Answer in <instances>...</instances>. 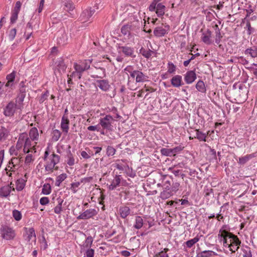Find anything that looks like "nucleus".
Segmentation results:
<instances>
[{
    "label": "nucleus",
    "instance_id": "17",
    "mask_svg": "<svg viewBox=\"0 0 257 257\" xmlns=\"http://www.w3.org/2000/svg\"><path fill=\"white\" fill-rule=\"evenodd\" d=\"M196 79V74L194 71L190 70L186 72L184 76V80L187 84L192 83Z\"/></svg>",
    "mask_w": 257,
    "mask_h": 257
},
{
    "label": "nucleus",
    "instance_id": "60",
    "mask_svg": "<svg viewBox=\"0 0 257 257\" xmlns=\"http://www.w3.org/2000/svg\"><path fill=\"white\" fill-rule=\"evenodd\" d=\"M176 67L172 62L168 63V72L170 74L174 73L176 71Z\"/></svg>",
    "mask_w": 257,
    "mask_h": 257
},
{
    "label": "nucleus",
    "instance_id": "57",
    "mask_svg": "<svg viewBox=\"0 0 257 257\" xmlns=\"http://www.w3.org/2000/svg\"><path fill=\"white\" fill-rule=\"evenodd\" d=\"M82 73L79 71H76L75 70V71H73L70 75V77L73 78L78 79H80L82 77Z\"/></svg>",
    "mask_w": 257,
    "mask_h": 257
},
{
    "label": "nucleus",
    "instance_id": "18",
    "mask_svg": "<svg viewBox=\"0 0 257 257\" xmlns=\"http://www.w3.org/2000/svg\"><path fill=\"white\" fill-rule=\"evenodd\" d=\"M233 239L230 242V245L229 246V250L234 253L238 250L241 241L239 240L238 238L236 235L233 236Z\"/></svg>",
    "mask_w": 257,
    "mask_h": 257
},
{
    "label": "nucleus",
    "instance_id": "16",
    "mask_svg": "<svg viewBox=\"0 0 257 257\" xmlns=\"http://www.w3.org/2000/svg\"><path fill=\"white\" fill-rule=\"evenodd\" d=\"M91 77L93 78L102 79L106 76L105 69L102 67H95V70L92 71Z\"/></svg>",
    "mask_w": 257,
    "mask_h": 257
},
{
    "label": "nucleus",
    "instance_id": "19",
    "mask_svg": "<svg viewBox=\"0 0 257 257\" xmlns=\"http://www.w3.org/2000/svg\"><path fill=\"white\" fill-rule=\"evenodd\" d=\"M69 119L68 118V116L64 115L61 119V128L63 132L65 134H67L69 128Z\"/></svg>",
    "mask_w": 257,
    "mask_h": 257
},
{
    "label": "nucleus",
    "instance_id": "26",
    "mask_svg": "<svg viewBox=\"0 0 257 257\" xmlns=\"http://www.w3.org/2000/svg\"><path fill=\"white\" fill-rule=\"evenodd\" d=\"M29 137L33 141H38L39 138V135L38 129L36 127L31 128L29 131Z\"/></svg>",
    "mask_w": 257,
    "mask_h": 257
},
{
    "label": "nucleus",
    "instance_id": "10",
    "mask_svg": "<svg viewBox=\"0 0 257 257\" xmlns=\"http://www.w3.org/2000/svg\"><path fill=\"white\" fill-rule=\"evenodd\" d=\"M91 62V60L85 59L80 61L78 63H74L73 67L75 70L79 71L82 73L85 70L89 69Z\"/></svg>",
    "mask_w": 257,
    "mask_h": 257
},
{
    "label": "nucleus",
    "instance_id": "48",
    "mask_svg": "<svg viewBox=\"0 0 257 257\" xmlns=\"http://www.w3.org/2000/svg\"><path fill=\"white\" fill-rule=\"evenodd\" d=\"M51 192V188L49 184H45L42 188V193L45 195H48Z\"/></svg>",
    "mask_w": 257,
    "mask_h": 257
},
{
    "label": "nucleus",
    "instance_id": "8",
    "mask_svg": "<svg viewBox=\"0 0 257 257\" xmlns=\"http://www.w3.org/2000/svg\"><path fill=\"white\" fill-rule=\"evenodd\" d=\"M95 12L94 8H87L82 11L79 18V21L81 23L91 22L92 19V15Z\"/></svg>",
    "mask_w": 257,
    "mask_h": 257
},
{
    "label": "nucleus",
    "instance_id": "64",
    "mask_svg": "<svg viewBox=\"0 0 257 257\" xmlns=\"http://www.w3.org/2000/svg\"><path fill=\"white\" fill-rule=\"evenodd\" d=\"M19 13L12 11L11 17V23L14 24L18 19Z\"/></svg>",
    "mask_w": 257,
    "mask_h": 257
},
{
    "label": "nucleus",
    "instance_id": "4",
    "mask_svg": "<svg viewBox=\"0 0 257 257\" xmlns=\"http://www.w3.org/2000/svg\"><path fill=\"white\" fill-rule=\"evenodd\" d=\"M0 234L2 238L7 240L14 239L16 235L15 230L7 225H2L1 226Z\"/></svg>",
    "mask_w": 257,
    "mask_h": 257
},
{
    "label": "nucleus",
    "instance_id": "40",
    "mask_svg": "<svg viewBox=\"0 0 257 257\" xmlns=\"http://www.w3.org/2000/svg\"><path fill=\"white\" fill-rule=\"evenodd\" d=\"M200 240V237L197 235L194 238L186 241L184 244L188 248L192 247L196 243Z\"/></svg>",
    "mask_w": 257,
    "mask_h": 257
},
{
    "label": "nucleus",
    "instance_id": "47",
    "mask_svg": "<svg viewBox=\"0 0 257 257\" xmlns=\"http://www.w3.org/2000/svg\"><path fill=\"white\" fill-rule=\"evenodd\" d=\"M143 225V219L139 216L136 217L135 224H134V227L136 229H140Z\"/></svg>",
    "mask_w": 257,
    "mask_h": 257
},
{
    "label": "nucleus",
    "instance_id": "46",
    "mask_svg": "<svg viewBox=\"0 0 257 257\" xmlns=\"http://www.w3.org/2000/svg\"><path fill=\"white\" fill-rule=\"evenodd\" d=\"M180 187V184L179 182L174 181L173 179L172 178V182L171 183V191L175 194L179 189Z\"/></svg>",
    "mask_w": 257,
    "mask_h": 257
},
{
    "label": "nucleus",
    "instance_id": "20",
    "mask_svg": "<svg viewBox=\"0 0 257 257\" xmlns=\"http://www.w3.org/2000/svg\"><path fill=\"white\" fill-rule=\"evenodd\" d=\"M171 83L175 87H179L183 84L182 76L179 75L174 76L171 80Z\"/></svg>",
    "mask_w": 257,
    "mask_h": 257
},
{
    "label": "nucleus",
    "instance_id": "59",
    "mask_svg": "<svg viewBox=\"0 0 257 257\" xmlns=\"http://www.w3.org/2000/svg\"><path fill=\"white\" fill-rule=\"evenodd\" d=\"M116 152V150L112 146H108L106 149V155L107 156H113Z\"/></svg>",
    "mask_w": 257,
    "mask_h": 257
},
{
    "label": "nucleus",
    "instance_id": "61",
    "mask_svg": "<svg viewBox=\"0 0 257 257\" xmlns=\"http://www.w3.org/2000/svg\"><path fill=\"white\" fill-rule=\"evenodd\" d=\"M183 149L184 147H182L181 146H178L173 149H171L173 156H175L177 154L179 153L183 150Z\"/></svg>",
    "mask_w": 257,
    "mask_h": 257
},
{
    "label": "nucleus",
    "instance_id": "42",
    "mask_svg": "<svg viewBox=\"0 0 257 257\" xmlns=\"http://www.w3.org/2000/svg\"><path fill=\"white\" fill-rule=\"evenodd\" d=\"M67 164L69 166H72L75 164V159L74 158L73 154L71 153L70 150H69L68 151V154L67 155Z\"/></svg>",
    "mask_w": 257,
    "mask_h": 257
},
{
    "label": "nucleus",
    "instance_id": "21",
    "mask_svg": "<svg viewBox=\"0 0 257 257\" xmlns=\"http://www.w3.org/2000/svg\"><path fill=\"white\" fill-rule=\"evenodd\" d=\"M25 137H26V133H21L19 135L18 140L16 146V148L18 150L21 149L23 147L24 148Z\"/></svg>",
    "mask_w": 257,
    "mask_h": 257
},
{
    "label": "nucleus",
    "instance_id": "6",
    "mask_svg": "<svg viewBox=\"0 0 257 257\" xmlns=\"http://www.w3.org/2000/svg\"><path fill=\"white\" fill-rule=\"evenodd\" d=\"M125 183H126V181L123 179L121 175H115L110 184L107 185L109 191H113L116 190L121 185L124 186Z\"/></svg>",
    "mask_w": 257,
    "mask_h": 257
},
{
    "label": "nucleus",
    "instance_id": "53",
    "mask_svg": "<svg viewBox=\"0 0 257 257\" xmlns=\"http://www.w3.org/2000/svg\"><path fill=\"white\" fill-rule=\"evenodd\" d=\"M162 155L166 156H173L171 149L162 148L160 150Z\"/></svg>",
    "mask_w": 257,
    "mask_h": 257
},
{
    "label": "nucleus",
    "instance_id": "54",
    "mask_svg": "<svg viewBox=\"0 0 257 257\" xmlns=\"http://www.w3.org/2000/svg\"><path fill=\"white\" fill-rule=\"evenodd\" d=\"M13 216L16 221H20L22 219V213L18 210L15 209L13 211Z\"/></svg>",
    "mask_w": 257,
    "mask_h": 257
},
{
    "label": "nucleus",
    "instance_id": "28",
    "mask_svg": "<svg viewBox=\"0 0 257 257\" xmlns=\"http://www.w3.org/2000/svg\"><path fill=\"white\" fill-rule=\"evenodd\" d=\"M16 77V73L13 71L11 73L8 74L7 76V79L8 80L7 83L6 84L5 86L6 87H9L12 88L14 85V81Z\"/></svg>",
    "mask_w": 257,
    "mask_h": 257
},
{
    "label": "nucleus",
    "instance_id": "11",
    "mask_svg": "<svg viewBox=\"0 0 257 257\" xmlns=\"http://www.w3.org/2000/svg\"><path fill=\"white\" fill-rule=\"evenodd\" d=\"M98 213V210L94 208L86 209L77 217L78 220H86L96 216Z\"/></svg>",
    "mask_w": 257,
    "mask_h": 257
},
{
    "label": "nucleus",
    "instance_id": "63",
    "mask_svg": "<svg viewBox=\"0 0 257 257\" xmlns=\"http://www.w3.org/2000/svg\"><path fill=\"white\" fill-rule=\"evenodd\" d=\"M87 249L85 250L84 253L86 257H93L94 254V249L90 248V247L86 248Z\"/></svg>",
    "mask_w": 257,
    "mask_h": 257
},
{
    "label": "nucleus",
    "instance_id": "50",
    "mask_svg": "<svg viewBox=\"0 0 257 257\" xmlns=\"http://www.w3.org/2000/svg\"><path fill=\"white\" fill-rule=\"evenodd\" d=\"M169 251V249L167 248H164L163 250L156 253L154 257H169L167 254V251Z\"/></svg>",
    "mask_w": 257,
    "mask_h": 257
},
{
    "label": "nucleus",
    "instance_id": "52",
    "mask_svg": "<svg viewBox=\"0 0 257 257\" xmlns=\"http://www.w3.org/2000/svg\"><path fill=\"white\" fill-rule=\"evenodd\" d=\"M93 238L91 236L87 237L85 239V241L83 245L84 248L90 247L93 242Z\"/></svg>",
    "mask_w": 257,
    "mask_h": 257
},
{
    "label": "nucleus",
    "instance_id": "7",
    "mask_svg": "<svg viewBox=\"0 0 257 257\" xmlns=\"http://www.w3.org/2000/svg\"><path fill=\"white\" fill-rule=\"evenodd\" d=\"M114 121V119L112 116L109 114L106 115L103 117H101L99 120V124L104 130L108 131H111L112 128V123Z\"/></svg>",
    "mask_w": 257,
    "mask_h": 257
},
{
    "label": "nucleus",
    "instance_id": "1",
    "mask_svg": "<svg viewBox=\"0 0 257 257\" xmlns=\"http://www.w3.org/2000/svg\"><path fill=\"white\" fill-rule=\"evenodd\" d=\"M124 71L129 73L130 76L128 77V86H130L131 81L130 78L135 80L136 83H144L148 81V76L144 74L143 72L138 70H135L134 67L131 65L127 66L124 68Z\"/></svg>",
    "mask_w": 257,
    "mask_h": 257
},
{
    "label": "nucleus",
    "instance_id": "37",
    "mask_svg": "<svg viewBox=\"0 0 257 257\" xmlns=\"http://www.w3.org/2000/svg\"><path fill=\"white\" fill-rule=\"evenodd\" d=\"M140 53L145 58L149 59L152 56L153 54L155 53V52L151 50L150 49L146 50L142 47L140 50Z\"/></svg>",
    "mask_w": 257,
    "mask_h": 257
},
{
    "label": "nucleus",
    "instance_id": "22",
    "mask_svg": "<svg viewBox=\"0 0 257 257\" xmlns=\"http://www.w3.org/2000/svg\"><path fill=\"white\" fill-rule=\"evenodd\" d=\"M211 32L207 30L206 32H204L202 34L201 40L207 45H210L211 43Z\"/></svg>",
    "mask_w": 257,
    "mask_h": 257
},
{
    "label": "nucleus",
    "instance_id": "2",
    "mask_svg": "<svg viewBox=\"0 0 257 257\" xmlns=\"http://www.w3.org/2000/svg\"><path fill=\"white\" fill-rule=\"evenodd\" d=\"M60 160V156L53 153L47 160L46 164L45 165V171L51 173L53 172L54 169L57 170L58 167L55 166L59 163Z\"/></svg>",
    "mask_w": 257,
    "mask_h": 257
},
{
    "label": "nucleus",
    "instance_id": "43",
    "mask_svg": "<svg viewBox=\"0 0 257 257\" xmlns=\"http://www.w3.org/2000/svg\"><path fill=\"white\" fill-rule=\"evenodd\" d=\"M196 88L200 92L205 93L206 91L205 84L202 80H199L196 84Z\"/></svg>",
    "mask_w": 257,
    "mask_h": 257
},
{
    "label": "nucleus",
    "instance_id": "36",
    "mask_svg": "<svg viewBox=\"0 0 257 257\" xmlns=\"http://www.w3.org/2000/svg\"><path fill=\"white\" fill-rule=\"evenodd\" d=\"M26 181L23 178H20L16 182V188L17 191H22L25 187Z\"/></svg>",
    "mask_w": 257,
    "mask_h": 257
},
{
    "label": "nucleus",
    "instance_id": "13",
    "mask_svg": "<svg viewBox=\"0 0 257 257\" xmlns=\"http://www.w3.org/2000/svg\"><path fill=\"white\" fill-rule=\"evenodd\" d=\"M25 143L24 145L23 152L25 153H29L30 152H32V150H34L35 152V145L32 146V140L28 137L27 134L26 133V137H25ZM35 144H37V142L35 143Z\"/></svg>",
    "mask_w": 257,
    "mask_h": 257
},
{
    "label": "nucleus",
    "instance_id": "41",
    "mask_svg": "<svg viewBox=\"0 0 257 257\" xmlns=\"http://www.w3.org/2000/svg\"><path fill=\"white\" fill-rule=\"evenodd\" d=\"M174 193L172 191H167V190H163L160 193V196L162 199L165 200L167 199L172 196H173Z\"/></svg>",
    "mask_w": 257,
    "mask_h": 257
},
{
    "label": "nucleus",
    "instance_id": "3",
    "mask_svg": "<svg viewBox=\"0 0 257 257\" xmlns=\"http://www.w3.org/2000/svg\"><path fill=\"white\" fill-rule=\"evenodd\" d=\"M235 235L225 229H221L218 234V238L220 241L223 242V246L229 248L230 242L233 239V236Z\"/></svg>",
    "mask_w": 257,
    "mask_h": 257
},
{
    "label": "nucleus",
    "instance_id": "38",
    "mask_svg": "<svg viewBox=\"0 0 257 257\" xmlns=\"http://www.w3.org/2000/svg\"><path fill=\"white\" fill-rule=\"evenodd\" d=\"M214 27L215 31V42L217 44H219L221 42L222 36L221 34L220 31V29H219L218 26L217 24H216L215 25Z\"/></svg>",
    "mask_w": 257,
    "mask_h": 257
},
{
    "label": "nucleus",
    "instance_id": "56",
    "mask_svg": "<svg viewBox=\"0 0 257 257\" xmlns=\"http://www.w3.org/2000/svg\"><path fill=\"white\" fill-rule=\"evenodd\" d=\"M246 27L245 28L247 29V34L248 35H251L254 32V29L251 27L249 20H246Z\"/></svg>",
    "mask_w": 257,
    "mask_h": 257
},
{
    "label": "nucleus",
    "instance_id": "35",
    "mask_svg": "<svg viewBox=\"0 0 257 257\" xmlns=\"http://www.w3.org/2000/svg\"><path fill=\"white\" fill-rule=\"evenodd\" d=\"M255 157L254 154L246 155L243 157H240L238 159V163L241 165L245 164L247 162Z\"/></svg>",
    "mask_w": 257,
    "mask_h": 257
},
{
    "label": "nucleus",
    "instance_id": "55",
    "mask_svg": "<svg viewBox=\"0 0 257 257\" xmlns=\"http://www.w3.org/2000/svg\"><path fill=\"white\" fill-rule=\"evenodd\" d=\"M80 181L74 182L71 184V186L70 189L72 191V192L74 193H75L77 191V188L81 184Z\"/></svg>",
    "mask_w": 257,
    "mask_h": 257
},
{
    "label": "nucleus",
    "instance_id": "9",
    "mask_svg": "<svg viewBox=\"0 0 257 257\" xmlns=\"http://www.w3.org/2000/svg\"><path fill=\"white\" fill-rule=\"evenodd\" d=\"M18 108H20V107L17 103L11 101L4 108V114L8 117L13 116L17 109Z\"/></svg>",
    "mask_w": 257,
    "mask_h": 257
},
{
    "label": "nucleus",
    "instance_id": "39",
    "mask_svg": "<svg viewBox=\"0 0 257 257\" xmlns=\"http://www.w3.org/2000/svg\"><path fill=\"white\" fill-rule=\"evenodd\" d=\"M165 6L161 3L157 4L156 13L158 17H162L165 14Z\"/></svg>",
    "mask_w": 257,
    "mask_h": 257
},
{
    "label": "nucleus",
    "instance_id": "33",
    "mask_svg": "<svg viewBox=\"0 0 257 257\" xmlns=\"http://www.w3.org/2000/svg\"><path fill=\"white\" fill-rule=\"evenodd\" d=\"M9 135V131L5 127L0 126V142L5 141Z\"/></svg>",
    "mask_w": 257,
    "mask_h": 257
},
{
    "label": "nucleus",
    "instance_id": "32",
    "mask_svg": "<svg viewBox=\"0 0 257 257\" xmlns=\"http://www.w3.org/2000/svg\"><path fill=\"white\" fill-rule=\"evenodd\" d=\"M196 136L194 138L198 139L199 141L206 142L208 133L205 134L200 131L199 130H196Z\"/></svg>",
    "mask_w": 257,
    "mask_h": 257
},
{
    "label": "nucleus",
    "instance_id": "49",
    "mask_svg": "<svg viewBox=\"0 0 257 257\" xmlns=\"http://www.w3.org/2000/svg\"><path fill=\"white\" fill-rule=\"evenodd\" d=\"M204 196L207 199H209V197L213 198L214 197L213 190L212 188H206L204 190Z\"/></svg>",
    "mask_w": 257,
    "mask_h": 257
},
{
    "label": "nucleus",
    "instance_id": "62",
    "mask_svg": "<svg viewBox=\"0 0 257 257\" xmlns=\"http://www.w3.org/2000/svg\"><path fill=\"white\" fill-rule=\"evenodd\" d=\"M17 34V30L15 28L11 29L9 34V38L10 40L13 41L14 38H15V36Z\"/></svg>",
    "mask_w": 257,
    "mask_h": 257
},
{
    "label": "nucleus",
    "instance_id": "45",
    "mask_svg": "<svg viewBox=\"0 0 257 257\" xmlns=\"http://www.w3.org/2000/svg\"><path fill=\"white\" fill-rule=\"evenodd\" d=\"M172 182V177L170 176L169 180H166L163 186V190H167V191H171V183Z\"/></svg>",
    "mask_w": 257,
    "mask_h": 257
},
{
    "label": "nucleus",
    "instance_id": "31",
    "mask_svg": "<svg viewBox=\"0 0 257 257\" xmlns=\"http://www.w3.org/2000/svg\"><path fill=\"white\" fill-rule=\"evenodd\" d=\"M154 34L157 37H162L165 35L167 31L162 27H157L154 30Z\"/></svg>",
    "mask_w": 257,
    "mask_h": 257
},
{
    "label": "nucleus",
    "instance_id": "5",
    "mask_svg": "<svg viewBox=\"0 0 257 257\" xmlns=\"http://www.w3.org/2000/svg\"><path fill=\"white\" fill-rule=\"evenodd\" d=\"M128 21L129 24L135 29L140 28L143 25V21H144V24L146 23L145 20L142 19L139 12H134L132 14L128 17Z\"/></svg>",
    "mask_w": 257,
    "mask_h": 257
},
{
    "label": "nucleus",
    "instance_id": "12",
    "mask_svg": "<svg viewBox=\"0 0 257 257\" xmlns=\"http://www.w3.org/2000/svg\"><path fill=\"white\" fill-rule=\"evenodd\" d=\"M96 87L104 92L108 91L111 86L107 79H99L96 81Z\"/></svg>",
    "mask_w": 257,
    "mask_h": 257
},
{
    "label": "nucleus",
    "instance_id": "24",
    "mask_svg": "<svg viewBox=\"0 0 257 257\" xmlns=\"http://www.w3.org/2000/svg\"><path fill=\"white\" fill-rule=\"evenodd\" d=\"M119 213L122 218H125L130 214L131 209L126 206H120L119 208Z\"/></svg>",
    "mask_w": 257,
    "mask_h": 257
},
{
    "label": "nucleus",
    "instance_id": "15",
    "mask_svg": "<svg viewBox=\"0 0 257 257\" xmlns=\"http://www.w3.org/2000/svg\"><path fill=\"white\" fill-rule=\"evenodd\" d=\"M119 52H122L126 57L134 58L136 55L134 54V49L133 47L125 45L119 46Z\"/></svg>",
    "mask_w": 257,
    "mask_h": 257
},
{
    "label": "nucleus",
    "instance_id": "51",
    "mask_svg": "<svg viewBox=\"0 0 257 257\" xmlns=\"http://www.w3.org/2000/svg\"><path fill=\"white\" fill-rule=\"evenodd\" d=\"M61 136V132L58 130H54L52 132V139L54 141H57Z\"/></svg>",
    "mask_w": 257,
    "mask_h": 257
},
{
    "label": "nucleus",
    "instance_id": "27",
    "mask_svg": "<svg viewBox=\"0 0 257 257\" xmlns=\"http://www.w3.org/2000/svg\"><path fill=\"white\" fill-rule=\"evenodd\" d=\"M218 255V254L210 250H204L198 253L196 257H214Z\"/></svg>",
    "mask_w": 257,
    "mask_h": 257
},
{
    "label": "nucleus",
    "instance_id": "14",
    "mask_svg": "<svg viewBox=\"0 0 257 257\" xmlns=\"http://www.w3.org/2000/svg\"><path fill=\"white\" fill-rule=\"evenodd\" d=\"M24 229L25 232L23 235L25 240L30 243L31 240L34 238V241H36V236L34 229L32 227L29 228L25 227Z\"/></svg>",
    "mask_w": 257,
    "mask_h": 257
},
{
    "label": "nucleus",
    "instance_id": "58",
    "mask_svg": "<svg viewBox=\"0 0 257 257\" xmlns=\"http://www.w3.org/2000/svg\"><path fill=\"white\" fill-rule=\"evenodd\" d=\"M74 9V6L73 5V4L71 2H67L65 3V10L70 12V11H72Z\"/></svg>",
    "mask_w": 257,
    "mask_h": 257
},
{
    "label": "nucleus",
    "instance_id": "25",
    "mask_svg": "<svg viewBox=\"0 0 257 257\" xmlns=\"http://www.w3.org/2000/svg\"><path fill=\"white\" fill-rule=\"evenodd\" d=\"M12 190L11 185H6L0 189V197H7L9 196Z\"/></svg>",
    "mask_w": 257,
    "mask_h": 257
},
{
    "label": "nucleus",
    "instance_id": "44",
    "mask_svg": "<svg viewBox=\"0 0 257 257\" xmlns=\"http://www.w3.org/2000/svg\"><path fill=\"white\" fill-rule=\"evenodd\" d=\"M67 177V176L65 173H62L58 176L56 178L55 186L59 187L61 183L66 179Z\"/></svg>",
    "mask_w": 257,
    "mask_h": 257
},
{
    "label": "nucleus",
    "instance_id": "29",
    "mask_svg": "<svg viewBox=\"0 0 257 257\" xmlns=\"http://www.w3.org/2000/svg\"><path fill=\"white\" fill-rule=\"evenodd\" d=\"M56 201L57 204L54 208V211L55 213L59 214H60L62 211V205L64 200L60 197H59L56 198Z\"/></svg>",
    "mask_w": 257,
    "mask_h": 257
},
{
    "label": "nucleus",
    "instance_id": "23",
    "mask_svg": "<svg viewBox=\"0 0 257 257\" xmlns=\"http://www.w3.org/2000/svg\"><path fill=\"white\" fill-rule=\"evenodd\" d=\"M18 161L17 158H13L11 160V162L10 163L9 165L6 168V170L7 171V175L11 177L12 176V173H9V172H15V169H16V165H15V163H17Z\"/></svg>",
    "mask_w": 257,
    "mask_h": 257
},
{
    "label": "nucleus",
    "instance_id": "30",
    "mask_svg": "<svg viewBox=\"0 0 257 257\" xmlns=\"http://www.w3.org/2000/svg\"><path fill=\"white\" fill-rule=\"evenodd\" d=\"M135 30L129 24L123 25L121 28V32L124 36H127V37L131 35L130 31Z\"/></svg>",
    "mask_w": 257,
    "mask_h": 257
},
{
    "label": "nucleus",
    "instance_id": "34",
    "mask_svg": "<svg viewBox=\"0 0 257 257\" xmlns=\"http://www.w3.org/2000/svg\"><path fill=\"white\" fill-rule=\"evenodd\" d=\"M245 54L250 55L252 58L257 57V46H253L252 47L247 48L245 50Z\"/></svg>",
    "mask_w": 257,
    "mask_h": 257
}]
</instances>
